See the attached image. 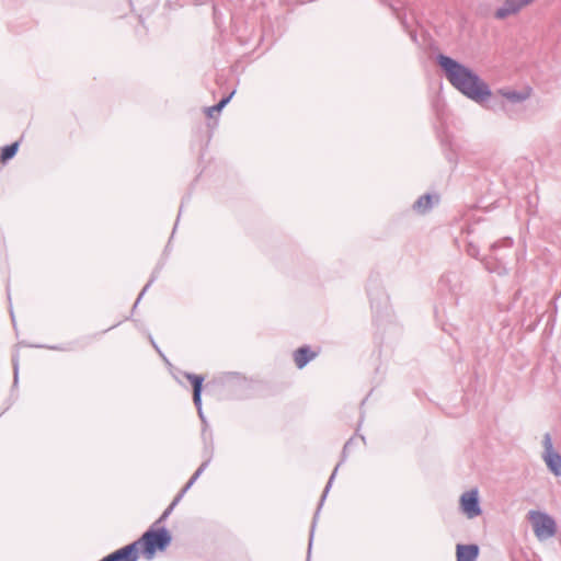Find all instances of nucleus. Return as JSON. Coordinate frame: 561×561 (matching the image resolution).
Listing matches in <instances>:
<instances>
[{
	"mask_svg": "<svg viewBox=\"0 0 561 561\" xmlns=\"http://www.w3.org/2000/svg\"><path fill=\"white\" fill-rule=\"evenodd\" d=\"M437 62L450 84L470 100L482 103L491 96L489 85L468 67L445 55H438Z\"/></svg>",
	"mask_w": 561,
	"mask_h": 561,
	"instance_id": "obj_1",
	"label": "nucleus"
},
{
	"mask_svg": "<svg viewBox=\"0 0 561 561\" xmlns=\"http://www.w3.org/2000/svg\"><path fill=\"white\" fill-rule=\"evenodd\" d=\"M171 541L170 535L164 528L159 531L149 530L141 539L135 541L130 546H135V552H141L147 560H151L157 551H163Z\"/></svg>",
	"mask_w": 561,
	"mask_h": 561,
	"instance_id": "obj_2",
	"label": "nucleus"
},
{
	"mask_svg": "<svg viewBox=\"0 0 561 561\" xmlns=\"http://www.w3.org/2000/svg\"><path fill=\"white\" fill-rule=\"evenodd\" d=\"M542 443L545 448L542 454L543 461L556 477H561V456L553 449L549 433L545 434Z\"/></svg>",
	"mask_w": 561,
	"mask_h": 561,
	"instance_id": "obj_3",
	"label": "nucleus"
},
{
	"mask_svg": "<svg viewBox=\"0 0 561 561\" xmlns=\"http://www.w3.org/2000/svg\"><path fill=\"white\" fill-rule=\"evenodd\" d=\"M461 512L469 518L476 517L481 514L479 504V494L477 490H470L460 496Z\"/></svg>",
	"mask_w": 561,
	"mask_h": 561,
	"instance_id": "obj_4",
	"label": "nucleus"
},
{
	"mask_svg": "<svg viewBox=\"0 0 561 561\" xmlns=\"http://www.w3.org/2000/svg\"><path fill=\"white\" fill-rule=\"evenodd\" d=\"M527 7L524 0H504L502 5L494 12V18L505 20L508 16L518 14L523 8Z\"/></svg>",
	"mask_w": 561,
	"mask_h": 561,
	"instance_id": "obj_5",
	"label": "nucleus"
},
{
	"mask_svg": "<svg viewBox=\"0 0 561 561\" xmlns=\"http://www.w3.org/2000/svg\"><path fill=\"white\" fill-rule=\"evenodd\" d=\"M101 561H137L135 546H126L112 554L105 557Z\"/></svg>",
	"mask_w": 561,
	"mask_h": 561,
	"instance_id": "obj_6",
	"label": "nucleus"
},
{
	"mask_svg": "<svg viewBox=\"0 0 561 561\" xmlns=\"http://www.w3.org/2000/svg\"><path fill=\"white\" fill-rule=\"evenodd\" d=\"M497 93L512 103H522L530 98L531 90L529 88H526L522 91L501 89L497 91Z\"/></svg>",
	"mask_w": 561,
	"mask_h": 561,
	"instance_id": "obj_7",
	"label": "nucleus"
},
{
	"mask_svg": "<svg viewBox=\"0 0 561 561\" xmlns=\"http://www.w3.org/2000/svg\"><path fill=\"white\" fill-rule=\"evenodd\" d=\"M477 545H457V561H474L478 557Z\"/></svg>",
	"mask_w": 561,
	"mask_h": 561,
	"instance_id": "obj_8",
	"label": "nucleus"
},
{
	"mask_svg": "<svg viewBox=\"0 0 561 561\" xmlns=\"http://www.w3.org/2000/svg\"><path fill=\"white\" fill-rule=\"evenodd\" d=\"M528 522L531 526H556V522L548 514L540 511H530L528 513Z\"/></svg>",
	"mask_w": 561,
	"mask_h": 561,
	"instance_id": "obj_9",
	"label": "nucleus"
},
{
	"mask_svg": "<svg viewBox=\"0 0 561 561\" xmlns=\"http://www.w3.org/2000/svg\"><path fill=\"white\" fill-rule=\"evenodd\" d=\"M186 378H187V380H190V382L193 386V401H194V404L196 405V408L198 409V411L201 412V405H202L201 392H202V386H203L204 378L202 376L194 375V374H186Z\"/></svg>",
	"mask_w": 561,
	"mask_h": 561,
	"instance_id": "obj_10",
	"label": "nucleus"
},
{
	"mask_svg": "<svg viewBox=\"0 0 561 561\" xmlns=\"http://www.w3.org/2000/svg\"><path fill=\"white\" fill-rule=\"evenodd\" d=\"M314 357L316 353L310 351V348L307 346L298 348L294 354L295 364L300 369L304 368Z\"/></svg>",
	"mask_w": 561,
	"mask_h": 561,
	"instance_id": "obj_11",
	"label": "nucleus"
},
{
	"mask_svg": "<svg viewBox=\"0 0 561 561\" xmlns=\"http://www.w3.org/2000/svg\"><path fill=\"white\" fill-rule=\"evenodd\" d=\"M432 207V196L430 194H425L421 196L415 203L414 208L420 213H425Z\"/></svg>",
	"mask_w": 561,
	"mask_h": 561,
	"instance_id": "obj_12",
	"label": "nucleus"
},
{
	"mask_svg": "<svg viewBox=\"0 0 561 561\" xmlns=\"http://www.w3.org/2000/svg\"><path fill=\"white\" fill-rule=\"evenodd\" d=\"M18 147H19V144L18 142H13V144H11L9 146H5V147L1 148L0 160L2 162H5L9 159L13 158L14 154L16 153V151H18Z\"/></svg>",
	"mask_w": 561,
	"mask_h": 561,
	"instance_id": "obj_13",
	"label": "nucleus"
},
{
	"mask_svg": "<svg viewBox=\"0 0 561 561\" xmlns=\"http://www.w3.org/2000/svg\"><path fill=\"white\" fill-rule=\"evenodd\" d=\"M534 533L538 540L543 541L554 536L556 528H534Z\"/></svg>",
	"mask_w": 561,
	"mask_h": 561,
	"instance_id": "obj_14",
	"label": "nucleus"
},
{
	"mask_svg": "<svg viewBox=\"0 0 561 561\" xmlns=\"http://www.w3.org/2000/svg\"><path fill=\"white\" fill-rule=\"evenodd\" d=\"M232 94H233V92L229 96L224 98L217 105L209 107L208 115L213 116L214 112H220L222 110V107L230 101Z\"/></svg>",
	"mask_w": 561,
	"mask_h": 561,
	"instance_id": "obj_15",
	"label": "nucleus"
},
{
	"mask_svg": "<svg viewBox=\"0 0 561 561\" xmlns=\"http://www.w3.org/2000/svg\"><path fill=\"white\" fill-rule=\"evenodd\" d=\"M180 496H178L172 503L171 505L164 511V513L162 514V516L156 520L153 523L152 526H159V524H161L163 522V519L171 513V511L173 510V507L176 505L178 501H179Z\"/></svg>",
	"mask_w": 561,
	"mask_h": 561,
	"instance_id": "obj_16",
	"label": "nucleus"
},
{
	"mask_svg": "<svg viewBox=\"0 0 561 561\" xmlns=\"http://www.w3.org/2000/svg\"><path fill=\"white\" fill-rule=\"evenodd\" d=\"M204 467H205V463H203L197 470L196 472L193 474V477L190 479V481L186 483L185 488L183 489L182 492H185L187 489H190L192 486V484L196 481V479L199 477V474L203 472L204 470Z\"/></svg>",
	"mask_w": 561,
	"mask_h": 561,
	"instance_id": "obj_17",
	"label": "nucleus"
},
{
	"mask_svg": "<svg viewBox=\"0 0 561 561\" xmlns=\"http://www.w3.org/2000/svg\"><path fill=\"white\" fill-rule=\"evenodd\" d=\"M334 476H335V471L332 473V476H331V478H330V480H329L328 485H330V484H331V481L334 479ZM328 488H329V486H327V489H328Z\"/></svg>",
	"mask_w": 561,
	"mask_h": 561,
	"instance_id": "obj_18",
	"label": "nucleus"
},
{
	"mask_svg": "<svg viewBox=\"0 0 561 561\" xmlns=\"http://www.w3.org/2000/svg\"><path fill=\"white\" fill-rule=\"evenodd\" d=\"M534 1H535V0H524V3H525L526 5H529V4H530V3H533Z\"/></svg>",
	"mask_w": 561,
	"mask_h": 561,
	"instance_id": "obj_19",
	"label": "nucleus"
},
{
	"mask_svg": "<svg viewBox=\"0 0 561 561\" xmlns=\"http://www.w3.org/2000/svg\"><path fill=\"white\" fill-rule=\"evenodd\" d=\"M145 288H147V286H146ZM145 290H146V289H144L142 291H145ZM142 294H144V293L139 294V297H137V300H140V297H142Z\"/></svg>",
	"mask_w": 561,
	"mask_h": 561,
	"instance_id": "obj_20",
	"label": "nucleus"
},
{
	"mask_svg": "<svg viewBox=\"0 0 561 561\" xmlns=\"http://www.w3.org/2000/svg\"><path fill=\"white\" fill-rule=\"evenodd\" d=\"M145 288H147V286H146ZM145 290H146V289H144L142 291H145ZM142 294H144V293L139 294V297H137V300H140V297H142Z\"/></svg>",
	"mask_w": 561,
	"mask_h": 561,
	"instance_id": "obj_21",
	"label": "nucleus"
},
{
	"mask_svg": "<svg viewBox=\"0 0 561 561\" xmlns=\"http://www.w3.org/2000/svg\"><path fill=\"white\" fill-rule=\"evenodd\" d=\"M312 536H313V534L311 533L310 537H309L310 542L312 541Z\"/></svg>",
	"mask_w": 561,
	"mask_h": 561,
	"instance_id": "obj_22",
	"label": "nucleus"
}]
</instances>
